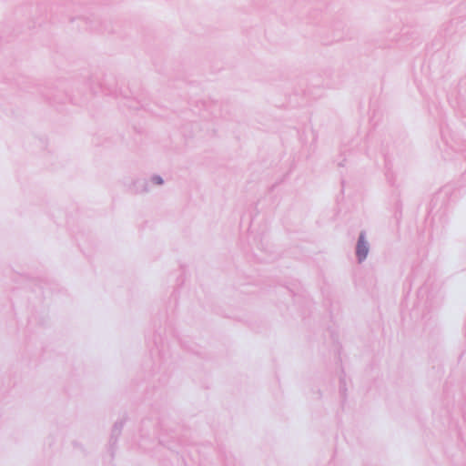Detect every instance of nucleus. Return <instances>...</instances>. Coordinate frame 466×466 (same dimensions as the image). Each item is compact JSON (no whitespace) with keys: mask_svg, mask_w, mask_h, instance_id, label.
I'll list each match as a JSON object with an SVG mask.
<instances>
[{"mask_svg":"<svg viewBox=\"0 0 466 466\" xmlns=\"http://www.w3.org/2000/svg\"><path fill=\"white\" fill-rule=\"evenodd\" d=\"M368 254V247L366 242L360 238L357 246V255L359 257L360 261L363 260Z\"/></svg>","mask_w":466,"mask_h":466,"instance_id":"f257e3e1","label":"nucleus"}]
</instances>
